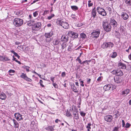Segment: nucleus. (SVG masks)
<instances>
[{"label": "nucleus", "mask_w": 131, "mask_h": 131, "mask_svg": "<svg viewBox=\"0 0 131 131\" xmlns=\"http://www.w3.org/2000/svg\"><path fill=\"white\" fill-rule=\"evenodd\" d=\"M48 10H45V11H44V13H43V15H45L47 14L48 12Z\"/></svg>", "instance_id": "obj_56"}, {"label": "nucleus", "mask_w": 131, "mask_h": 131, "mask_svg": "<svg viewBox=\"0 0 131 131\" xmlns=\"http://www.w3.org/2000/svg\"><path fill=\"white\" fill-rule=\"evenodd\" d=\"M9 73H14L15 72V71L14 70L11 69L9 70Z\"/></svg>", "instance_id": "obj_50"}, {"label": "nucleus", "mask_w": 131, "mask_h": 131, "mask_svg": "<svg viewBox=\"0 0 131 131\" xmlns=\"http://www.w3.org/2000/svg\"><path fill=\"white\" fill-rule=\"evenodd\" d=\"M93 5V4L92 3H89L88 4V5L89 7L92 6Z\"/></svg>", "instance_id": "obj_58"}, {"label": "nucleus", "mask_w": 131, "mask_h": 131, "mask_svg": "<svg viewBox=\"0 0 131 131\" xmlns=\"http://www.w3.org/2000/svg\"><path fill=\"white\" fill-rule=\"evenodd\" d=\"M116 76H122L123 75V72L119 69L117 70Z\"/></svg>", "instance_id": "obj_21"}, {"label": "nucleus", "mask_w": 131, "mask_h": 131, "mask_svg": "<svg viewBox=\"0 0 131 131\" xmlns=\"http://www.w3.org/2000/svg\"><path fill=\"white\" fill-rule=\"evenodd\" d=\"M52 84H53V86L55 88H58V85L57 84H56L55 83H52Z\"/></svg>", "instance_id": "obj_47"}, {"label": "nucleus", "mask_w": 131, "mask_h": 131, "mask_svg": "<svg viewBox=\"0 0 131 131\" xmlns=\"http://www.w3.org/2000/svg\"><path fill=\"white\" fill-rule=\"evenodd\" d=\"M83 83V81H81L80 82V84L82 86H84Z\"/></svg>", "instance_id": "obj_52"}, {"label": "nucleus", "mask_w": 131, "mask_h": 131, "mask_svg": "<svg viewBox=\"0 0 131 131\" xmlns=\"http://www.w3.org/2000/svg\"><path fill=\"white\" fill-rule=\"evenodd\" d=\"M55 126H49L48 127H46L45 129L48 131H54V128Z\"/></svg>", "instance_id": "obj_18"}, {"label": "nucleus", "mask_w": 131, "mask_h": 131, "mask_svg": "<svg viewBox=\"0 0 131 131\" xmlns=\"http://www.w3.org/2000/svg\"><path fill=\"white\" fill-rule=\"evenodd\" d=\"M67 44L66 42H64L61 44V49L62 50H63L67 47Z\"/></svg>", "instance_id": "obj_31"}, {"label": "nucleus", "mask_w": 131, "mask_h": 131, "mask_svg": "<svg viewBox=\"0 0 131 131\" xmlns=\"http://www.w3.org/2000/svg\"><path fill=\"white\" fill-rule=\"evenodd\" d=\"M14 115L15 117L18 121H19L23 119V118L22 117V115L19 113H15Z\"/></svg>", "instance_id": "obj_14"}, {"label": "nucleus", "mask_w": 131, "mask_h": 131, "mask_svg": "<svg viewBox=\"0 0 131 131\" xmlns=\"http://www.w3.org/2000/svg\"><path fill=\"white\" fill-rule=\"evenodd\" d=\"M102 78V77H99L98 79H97V81H101V79Z\"/></svg>", "instance_id": "obj_57"}, {"label": "nucleus", "mask_w": 131, "mask_h": 131, "mask_svg": "<svg viewBox=\"0 0 131 131\" xmlns=\"http://www.w3.org/2000/svg\"><path fill=\"white\" fill-rule=\"evenodd\" d=\"M126 3L129 5H131V0H125Z\"/></svg>", "instance_id": "obj_34"}, {"label": "nucleus", "mask_w": 131, "mask_h": 131, "mask_svg": "<svg viewBox=\"0 0 131 131\" xmlns=\"http://www.w3.org/2000/svg\"><path fill=\"white\" fill-rule=\"evenodd\" d=\"M12 120L13 121L14 124V127L15 128H18L19 127V125L18 123L14 118Z\"/></svg>", "instance_id": "obj_25"}, {"label": "nucleus", "mask_w": 131, "mask_h": 131, "mask_svg": "<svg viewBox=\"0 0 131 131\" xmlns=\"http://www.w3.org/2000/svg\"><path fill=\"white\" fill-rule=\"evenodd\" d=\"M110 22L111 24V25L114 27H116L118 25L117 22L113 19L111 18L110 19Z\"/></svg>", "instance_id": "obj_13"}, {"label": "nucleus", "mask_w": 131, "mask_h": 131, "mask_svg": "<svg viewBox=\"0 0 131 131\" xmlns=\"http://www.w3.org/2000/svg\"><path fill=\"white\" fill-rule=\"evenodd\" d=\"M3 61H8L10 60V59L6 57H4V59Z\"/></svg>", "instance_id": "obj_40"}, {"label": "nucleus", "mask_w": 131, "mask_h": 131, "mask_svg": "<svg viewBox=\"0 0 131 131\" xmlns=\"http://www.w3.org/2000/svg\"><path fill=\"white\" fill-rule=\"evenodd\" d=\"M114 46V44L111 42H105L102 45L101 47L103 49H106L107 48H112Z\"/></svg>", "instance_id": "obj_3"}, {"label": "nucleus", "mask_w": 131, "mask_h": 131, "mask_svg": "<svg viewBox=\"0 0 131 131\" xmlns=\"http://www.w3.org/2000/svg\"><path fill=\"white\" fill-rule=\"evenodd\" d=\"M71 86V89L75 93H77L78 92V90H77V88L75 86L74 84H71L70 85Z\"/></svg>", "instance_id": "obj_24"}, {"label": "nucleus", "mask_w": 131, "mask_h": 131, "mask_svg": "<svg viewBox=\"0 0 131 131\" xmlns=\"http://www.w3.org/2000/svg\"><path fill=\"white\" fill-rule=\"evenodd\" d=\"M122 127H125V124L124 120H122Z\"/></svg>", "instance_id": "obj_53"}, {"label": "nucleus", "mask_w": 131, "mask_h": 131, "mask_svg": "<svg viewBox=\"0 0 131 131\" xmlns=\"http://www.w3.org/2000/svg\"><path fill=\"white\" fill-rule=\"evenodd\" d=\"M20 77L21 78L24 79L27 81L31 82L32 81V80L28 78L26 74L24 73H22L21 75H20Z\"/></svg>", "instance_id": "obj_10"}, {"label": "nucleus", "mask_w": 131, "mask_h": 131, "mask_svg": "<svg viewBox=\"0 0 131 131\" xmlns=\"http://www.w3.org/2000/svg\"><path fill=\"white\" fill-rule=\"evenodd\" d=\"M6 96L3 93H2L0 94V99L2 100L5 99Z\"/></svg>", "instance_id": "obj_27"}, {"label": "nucleus", "mask_w": 131, "mask_h": 131, "mask_svg": "<svg viewBox=\"0 0 131 131\" xmlns=\"http://www.w3.org/2000/svg\"><path fill=\"white\" fill-rule=\"evenodd\" d=\"M42 81L41 80H40L39 83L40 84V85L42 87H44V85L42 84Z\"/></svg>", "instance_id": "obj_48"}, {"label": "nucleus", "mask_w": 131, "mask_h": 131, "mask_svg": "<svg viewBox=\"0 0 131 131\" xmlns=\"http://www.w3.org/2000/svg\"><path fill=\"white\" fill-rule=\"evenodd\" d=\"M48 39H46V41L48 42H50V38H48Z\"/></svg>", "instance_id": "obj_62"}, {"label": "nucleus", "mask_w": 131, "mask_h": 131, "mask_svg": "<svg viewBox=\"0 0 131 131\" xmlns=\"http://www.w3.org/2000/svg\"><path fill=\"white\" fill-rule=\"evenodd\" d=\"M130 124L129 123H126V125L125 126V127L126 128H128L130 127Z\"/></svg>", "instance_id": "obj_43"}, {"label": "nucleus", "mask_w": 131, "mask_h": 131, "mask_svg": "<svg viewBox=\"0 0 131 131\" xmlns=\"http://www.w3.org/2000/svg\"><path fill=\"white\" fill-rule=\"evenodd\" d=\"M68 34L70 36L73 38L74 39L77 38L78 36V35L77 33L72 31H69L68 33Z\"/></svg>", "instance_id": "obj_11"}, {"label": "nucleus", "mask_w": 131, "mask_h": 131, "mask_svg": "<svg viewBox=\"0 0 131 131\" xmlns=\"http://www.w3.org/2000/svg\"><path fill=\"white\" fill-rule=\"evenodd\" d=\"M83 25V24L82 23H79L78 24L77 26L78 27H80L82 26Z\"/></svg>", "instance_id": "obj_55"}, {"label": "nucleus", "mask_w": 131, "mask_h": 131, "mask_svg": "<svg viewBox=\"0 0 131 131\" xmlns=\"http://www.w3.org/2000/svg\"><path fill=\"white\" fill-rule=\"evenodd\" d=\"M69 40V37L67 35H63L61 38V41L64 42H67Z\"/></svg>", "instance_id": "obj_15"}, {"label": "nucleus", "mask_w": 131, "mask_h": 131, "mask_svg": "<svg viewBox=\"0 0 131 131\" xmlns=\"http://www.w3.org/2000/svg\"><path fill=\"white\" fill-rule=\"evenodd\" d=\"M100 29H98L93 30L91 33L92 35L93 36V37L96 38L98 37L100 34Z\"/></svg>", "instance_id": "obj_7"}, {"label": "nucleus", "mask_w": 131, "mask_h": 131, "mask_svg": "<svg viewBox=\"0 0 131 131\" xmlns=\"http://www.w3.org/2000/svg\"><path fill=\"white\" fill-rule=\"evenodd\" d=\"M113 116L111 115H107L104 116V119L105 120L108 122H112L113 119Z\"/></svg>", "instance_id": "obj_12"}, {"label": "nucleus", "mask_w": 131, "mask_h": 131, "mask_svg": "<svg viewBox=\"0 0 131 131\" xmlns=\"http://www.w3.org/2000/svg\"><path fill=\"white\" fill-rule=\"evenodd\" d=\"M96 10L99 14L103 16L107 15V13L105 9L100 7H98L96 8Z\"/></svg>", "instance_id": "obj_6"}, {"label": "nucleus", "mask_w": 131, "mask_h": 131, "mask_svg": "<svg viewBox=\"0 0 131 131\" xmlns=\"http://www.w3.org/2000/svg\"><path fill=\"white\" fill-rule=\"evenodd\" d=\"M15 43L16 45H19L20 44V42H19L17 41H16L15 42Z\"/></svg>", "instance_id": "obj_63"}, {"label": "nucleus", "mask_w": 131, "mask_h": 131, "mask_svg": "<svg viewBox=\"0 0 131 131\" xmlns=\"http://www.w3.org/2000/svg\"><path fill=\"white\" fill-rule=\"evenodd\" d=\"M117 55V53L115 52H112V53L111 54V57L112 58H114L116 57Z\"/></svg>", "instance_id": "obj_29"}, {"label": "nucleus", "mask_w": 131, "mask_h": 131, "mask_svg": "<svg viewBox=\"0 0 131 131\" xmlns=\"http://www.w3.org/2000/svg\"><path fill=\"white\" fill-rule=\"evenodd\" d=\"M102 26L104 30L107 32H108L111 30L112 27L111 24L106 20L103 21Z\"/></svg>", "instance_id": "obj_1"}, {"label": "nucleus", "mask_w": 131, "mask_h": 131, "mask_svg": "<svg viewBox=\"0 0 131 131\" xmlns=\"http://www.w3.org/2000/svg\"><path fill=\"white\" fill-rule=\"evenodd\" d=\"M76 107L75 106H74V108L75 110L73 111V118L76 120H78L79 118V115L78 113V111L77 109L76 108Z\"/></svg>", "instance_id": "obj_9"}, {"label": "nucleus", "mask_w": 131, "mask_h": 131, "mask_svg": "<svg viewBox=\"0 0 131 131\" xmlns=\"http://www.w3.org/2000/svg\"><path fill=\"white\" fill-rule=\"evenodd\" d=\"M51 24H49L47 25V26L48 27H51Z\"/></svg>", "instance_id": "obj_64"}, {"label": "nucleus", "mask_w": 131, "mask_h": 131, "mask_svg": "<svg viewBox=\"0 0 131 131\" xmlns=\"http://www.w3.org/2000/svg\"><path fill=\"white\" fill-rule=\"evenodd\" d=\"M57 23L58 25L62 26L63 28L67 29L69 27L68 24L67 22H64L61 20H58L57 21Z\"/></svg>", "instance_id": "obj_4"}, {"label": "nucleus", "mask_w": 131, "mask_h": 131, "mask_svg": "<svg viewBox=\"0 0 131 131\" xmlns=\"http://www.w3.org/2000/svg\"><path fill=\"white\" fill-rule=\"evenodd\" d=\"M122 17L124 20H127L129 18V16L125 12H122L121 15Z\"/></svg>", "instance_id": "obj_16"}, {"label": "nucleus", "mask_w": 131, "mask_h": 131, "mask_svg": "<svg viewBox=\"0 0 131 131\" xmlns=\"http://www.w3.org/2000/svg\"><path fill=\"white\" fill-rule=\"evenodd\" d=\"M55 77H50V80L52 82V83H54V78H55Z\"/></svg>", "instance_id": "obj_49"}, {"label": "nucleus", "mask_w": 131, "mask_h": 131, "mask_svg": "<svg viewBox=\"0 0 131 131\" xmlns=\"http://www.w3.org/2000/svg\"><path fill=\"white\" fill-rule=\"evenodd\" d=\"M80 36L81 38H82V40H84L86 37V35L84 33H81Z\"/></svg>", "instance_id": "obj_30"}, {"label": "nucleus", "mask_w": 131, "mask_h": 131, "mask_svg": "<svg viewBox=\"0 0 131 131\" xmlns=\"http://www.w3.org/2000/svg\"><path fill=\"white\" fill-rule=\"evenodd\" d=\"M4 59V57L3 56H0V61H3Z\"/></svg>", "instance_id": "obj_54"}, {"label": "nucleus", "mask_w": 131, "mask_h": 131, "mask_svg": "<svg viewBox=\"0 0 131 131\" xmlns=\"http://www.w3.org/2000/svg\"><path fill=\"white\" fill-rule=\"evenodd\" d=\"M73 49V45L71 43H70L69 46L67 50L68 51L71 52L72 50Z\"/></svg>", "instance_id": "obj_28"}, {"label": "nucleus", "mask_w": 131, "mask_h": 131, "mask_svg": "<svg viewBox=\"0 0 131 131\" xmlns=\"http://www.w3.org/2000/svg\"><path fill=\"white\" fill-rule=\"evenodd\" d=\"M112 86V85L107 84L104 86L103 89L105 91H108L111 88Z\"/></svg>", "instance_id": "obj_19"}, {"label": "nucleus", "mask_w": 131, "mask_h": 131, "mask_svg": "<svg viewBox=\"0 0 131 131\" xmlns=\"http://www.w3.org/2000/svg\"><path fill=\"white\" fill-rule=\"evenodd\" d=\"M13 23L15 27H18L23 25V20L20 18H16L14 19Z\"/></svg>", "instance_id": "obj_2"}, {"label": "nucleus", "mask_w": 131, "mask_h": 131, "mask_svg": "<svg viewBox=\"0 0 131 131\" xmlns=\"http://www.w3.org/2000/svg\"><path fill=\"white\" fill-rule=\"evenodd\" d=\"M10 52L13 53L15 56L16 57L18 55V54L16 52H15L14 50H11Z\"/></svg>", "instance_id": "obj_42"}, {"label": "nucleus", "mask_w": 131, "mask_h": 131, "mask_svg": "<svg viewBox=\"0 0 131 131\" xmlns=\"http://www.w3.org/2000/svg\"><path fill=\"white\" fill-rule=\"evenodd\" d=\"M80 113L81 116L83 117L85 116L86 115V113L82 111L80 112Z\"/></svg>", "instance_id": "obj_39"}, {"label": "nucleus", "mask_w": 131, "mask_h": 131, "mask_svg": "<svg viewBox=\"0 0 131 131\" xmlns=\"http://www.w3.org/2000/svg\"><path fill=\"white\" fill-rule=\"evenodd\" d=\"M61 40L59 39H55L53 40L52 41V43L54 45L56 46L58 45L59 44H60L61 43Z\"/></svg>", "instance_id": "obj_17"}, {"label": "nucleus", "mask_w": 131, "mask_h": 131, "mask_svg": "<svg viewBox=\"0 0 131 131\" xmlns=\"http://www.w3.org/2000/svg\"><path fill=\"white\" fill-rule=\"evenodd\" d=\"M66 74L65 72H62L61 74V76L62 77H64L66 76Z\"/></svg>", "instance_id": "obj_51"}, {"label": "nucleus", "mask_w": 131, "mask_h": 131, "mask_svg": "<svg viewBox=\"0 0 131 131\" xmlns=\"http://www.w3.org/2000/svg\"><path fill=\"white\" fill-rule=\"evenodd\" d=\"M116 87L115 86H112L111 88L112 90H114L115 89H116Z\"/></svg>", "instance_id": "obj_61"}, {"label": "nucleus", "mask_w": 131, "mask_h": 131, "mask_svg": "<svg viewBox=\"0 0 131 131\" xmlns=\"http://www.w3.org/2000/svg\"><path fill=\"white\" fill-rule=\"evenodd\" d=\"M24 69H25L26 70V71L27 72H29V68L30 67L28 66H24L22 67Z\"/></svg>", "instance_id": "obj_33"}, {"label": "nucleus", "mask_w": 131, "mask_h": 131, "mask_svg": "<svg viewBox=\"0 0 131 131\" xmlns=\"http://www.w3.org/2000/svg\"><path fill=\"white\" fill-rule=\"evenodd\" d=\"M53 34V32L51 31L48 33H45V36L47 38H49L52 36Z\"/></svg>", "instance_id": "obj_20"}, {"label": "nucleus", "mask_w": 131, "mask_h": 131, "mask_svg": "<svg viewBox=\"0 0 131 131\" xmlns=\"http://www.w3.org/2000/svg\"><path fill=\"white\" fill-rule=\"evenodd\" d=\"M129 90L128 89H127L122 91V95L123 96H126L129 93Z\"/></svg>", "instance_id": "obj_22"}, {"label": "nucleus", "mask_w": 131, "mask_h": 131, "mask_svg": "<svg viewBox=\"0 0 131 131\" xmlns=\"http://www.w3.org/2000/svg\"><path fill=\"white\" fill-rule=\"evenodd\" d=\"M96 12L95 7L92 10L91 12V16L92 17H93V18H95L96 16Z\"/></svg>", "instance_id": "obj_23"}, {"label": "nucleus", "mask_w": 131, "mask_h": 131, "mask_svg": "<svg viewBox=\"0 0 131 131\" xmlns=\"http://www.w3.org/2000/svg\"><path fill=\"white\" fill-rule=\"evenodd\" d=\"M119 127L118 126L115 127H114L112 131H119Z\"/></svg>", "instance_id": "obj_35"}, {"label": "nucleus", "mask_w": 131, "mask_h": 131, "mask_svg": "<svg viewBox=\"0 0 131 131\" xmlns=\"http://www.w3.org/2000/svg\"><path fill=\"white\" fill-rule=\"evenodd\" d=\"M54 16V14H52L51 15L47 17V18L49 20L51 19L52 17H53Z\"/></svg>", "instance_id": "obj_41"}, {"label": "nucleus", "mask_w": 131, "mask_h": 131, "mask_svg": "<svg viewBox=\"0 0 131 131\" xmlns=\"http://www.w3.org/2000/svg\"><path fill=\"white\" fill-rule=\"evenodd\" d=\"M60 121V120H59L58 119H57L55 120V122L56 123H58L59 121Z\"/></svg>", "instance_id": "obj_60"}, {"label": "nucleus", "mask_w": 131, "mask_h": 131, "mask_svg": "<svg viewBox=\"0 0 131 131\" xmlns=\"http://www.w3.org/2000/svg\"><path fill=\"white\" fill-rule=\"evenodd\" d=\"M41 26V23L37 22L32 26V29L33 30L38 31L40 29Z\"/></svg>", "instance_id": "obj_5"}, {"label": "nucleus", "mask_w": 131, "mask_h": 131, "mask_svg": "<svg viewBox=\"0 0 131 131\" xmlns=\"http://www.w3.org/2000/svg\"><path fill=\"white\" fill-rule=\"evenodd\" d=\"M66 115L67 117H70V116H71V113H70V112L68 111V110H67V112H66Z\"/></svg>", "instance_id": "obj_36"}, {"label": "nucleus", "mask_w": 131, "mask_h": 131, "mask_svg": "<svg viewBox=\"0 0 131 131\" xmlns=\"http://www.w3.org/2000/svg\"><path fill=\"white\" fill-rule=\"evenodd\" d=\"M91 125V124L90 123H88V125L86 127L88 128V131H90V129H91L90 126Z\"/></svg>", "instance_id": "obj_37"}, {"label": "nucleus", "mask_w": 131, "mask_h": 131, "mask_svg": "<svg viewBox=\"0 0 131 131\" xmlns=\"http://www.w3.org/2000/svg\"><path fill=\"white\" fill-rule=\"evenodd\" d=\"M114 81L115 83L121 84L123 80L122 78L116 76L114 77Z\"/></svg>", "instance_id": "obj_8"}, {"label": "nucleus", "mask_w": 131, "mask_h": 131, "mask_svg": "<svg viewBox=\"0 0 131 131\" xmlns=\"http://www.w3.org/2000/svg\"><path fill=\"white\" fill-rule=\"evenodd\" d=\"M38 11H36L34 12L33 13V15L34 17H36L38 15Z\"/></svg>", "instance_id": "obj_44"}, {"label": "nucleus", "mask_w": 131, "mask_h": 131, "mask_svg": "<svg viewBox=\"0 0 131 131\" xmlns=\"http://www.w3.org/2000/svg\"><path fill=\"white\" fill-rule=\"evenodd\" d=\"M118 66L120 68L122 69H125L126 68V65L124 64L121 62L118 63Z\"/></svg>", "instance_id": "obj_26"}, {"label": "nucleus", "mask_w": 131, "mask_h": 131, "mask_svg": "<svg viewBox=\"0 0 131 131\" xmlns=\"http://www.w3.org/2000/svg\"><path fill=\"white\" fill-rule=\"evenodd\" d=\"M71 16L73 19H74L75 20H77V18L75 17V15L72 14L71 15Z\"/></svg>", "instance_id": "obj_45"}, {"label": "nucleus", "mask_w": 131, "mask_h": 131, "mask_svg": "<svg viewBox=\"0 0 131 131\" xmlns=\"http://www.w3.org/2000/svg\"><path fill=\"white\" fill-rule=\"evenodd\" d=\"M106 9L108 10L109 13L110 14L112 13V9L109 6H107L106 7Z\"/></svg>", "instance_id": "obj_38"}, {"label": "nucleus", "mask_w": 131, "mask_h": 131, "mask_svg": "<svg viewBox=\"0 0 131 131\" xmlns=\"http://www.w3.org/2000/svg\"><path fill=\"white\" fill-rule=\"evenodd\" d=\"M117 70H114L112 72V73L114 74H115L116 76V74H117Z\"/></svg>", "instance_id": "obj_46"}, {"label": "nucleus", "mask_w": 131, "mask_h": 131, "mask_svg": "<svg viewBox=\"0 0 131 131\" xmlns=\"http://www.w3.org/2000/svg\"><path fill=\"white\" fill-rule=\"evenodd\" d=\"M91 80V79H88L87 80V83L88 84H89Z\"/></svg>", "instance_id": "obj_59"}, {"label": "nucleus", "mask_w": 131, "mask_h": 131, "mask_svg": "<svg viewBox=\"0 0 131 131\" xmlns=\"http://www.w3.org/2000/svg\"><path fill=\"white\" fill-rule=\"evenodd\" d=\"M71 8L74 11H76L78 9V7L76 6H71Z\"/></svg>", "instance_id": "obj_32"}]
</instances>
